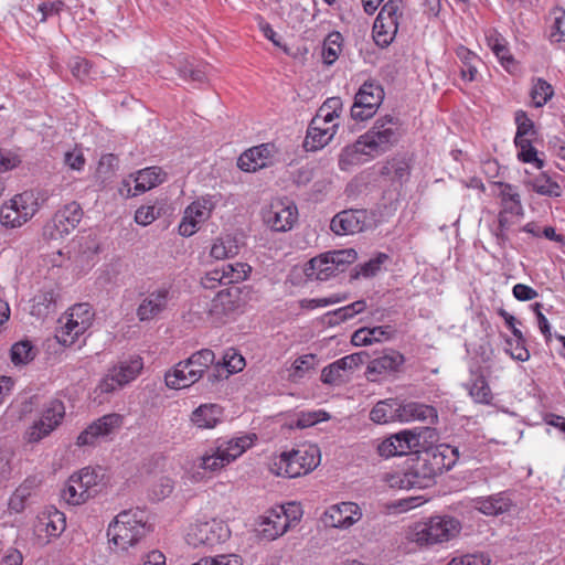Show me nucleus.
<instances>
[{
	"instance_id": "30",
	"label": "nucleus",
	"mask_w": 565,
	"mask_h": 565,
	"mask_svg": "<svg viewBox=\"0 0 565 565\" xmlns=\"http://www.w3.org/2000/svg\"><path fill=\"white\" fill-rule=\"evenodd\" d=\"M142 367V359L136 356L120 361L109 370L113 372L114 376L120 381V384L124 387L139 375Z\"/></svg>"
},
{
	"instance_id": "5",
	"label": "nucleus",
	"mask_w": 565,
	"mask_h": 565,
	"mask_svg": "<svg viewBox=\"0 0 565 565\" xmlns=\"http://www.w3.org/2000/svg\"><path fill=\"white\" fill-rule=\"evenodd\" d=\"M250 446L248 437L230 440L217 439L202 456L200 467L209 471H217L230 465Z\"/></svg>"
},
{
	"instance_id": "9",
	"label": "nucleus",
	"mask_w": 565,
	"mask_h": 565,
	"mask_svg": "<svg viewBox=\"0 0 565 565\" xmlns=\"http://www.w3.org/2000/svg\"><path fill=\"white\" fill-rule=\"evenodd\" d=\"M384 88L374 81H366L354 96L351 106V118L355 121H364L372 118L384 99Z\"/></svg>"
},
{
	"instance_id": "43",
	"label": "nucleus",
	"mask_w": 565,
	"mask_h": 565,
	"mask_svg": "<svg viewBox=\"0 0 565 565\" xmlns=\"http://www.w3.org/2000/svg\"><path fill=\"white\" fill-rule=\"evenodd\" d=\"M456 55L462 63L461 77L472 82L477 74V66L475 65V61L478 58L477 55L465 46H459L456 50Z\"/></svg>"
},
{
	"instance_id": "41",
	"label": "nucleus",
	"mask_w": 565,
	"mask_h": 565,
	"mask_svg": "<svg viewBox=\"0 0 565 565\" xmlns=\"http://www.w3.org/2000/svg\"><path fill=\"white\" fill-rule=\"evenodd\" d=\"M388 2L384 3L381 7V10L373 23L372 28V38L374 40V43L381 47L386 49L388 47V33L386 30V24L384 22L385 20V12L387 10Z\"/></svg>"
},
{
	"instance_id": "7",
	"label": "nucleus",
	"mask_w": 565,
	"mask_h": 565,
	"mask_svg": "<svg viewBox=\"0 0 565 565\" xmlns=\"http://www.w3.org/2000/svg\"><path fill=\"white\" fill-rule=\"evenodd\" d=\"M39 211L38 199L31 191L15 194L0 207V223L6 228L21 227Z\"/></svg>"
},
{
	"instance_id": "49",
	"label": "nucleus",
	"mask_w": 565,
	"mask_h": 565,
	"mask_svg": "<svg viewBox=\"0 0 565 565\" xmlns=\"http://www.w3.org/2000/svg\"><path fill=\"white\" fill-rule=\"evenodd\" d=\"M321 381L328 385H341L348 381V377L345 376V371L342 370V366L335 361L323 367Z\"/></svg>"
},
{
	"instance_id": "26",
	"label": "nucleus",
	"mask_w": 565,
	"mask_h": 565,
	"mask_svg": "<svg viewBox=\"0 0 565 565\" xmlns=\"http://www.w3.org/2000/svg\"><path fill=\"white\" fill-rule=\"evenodd\" d=\"M305 275L309 280H328L330 277L335 276V267L331 266L327 253L311 258L305 267Z\"/></svg>"
},
{
	"instance_id": "53",
	"label": "nucleus",
	"mask_w": 565,
	"mask_h": 565,
	"mask_svg": "<svg viewBox=\"0 0 565 565\" xmlns=\"http://www.w3.org/2000/svg\"><path fill=\"white\" fill-rule=\"evenodd\" d=\"M63 499L70 504H81L89 499V493L85 494L77 482H72V476L68 479L66 487L62 491Z\"/></svg>"
},
{
	"instance_id": "20",
	"label": "nucleus",
	"mask_w": 565,
	"mask_h": 565,
	"mask_svg": "<svg viewBox=\"0 0 565 565\" xmlns=\"http://www.w3.org/2000/svg\"><path fill=\"white\" fill-rule=\"evenodd\" d=\"M337 129L338 125L324 127L321 125L320 118H312L302 142L303 149L306 151H317L322 149L331 141L337 132Z\"/></svg>"
},
{
	"instance_id": "58",
	"label": "nucleus",
	"mask_w": 565,
	"mask_h": 565,
	"mask_svg": "<svg viewBox=\"0 0 565 565\" xmlns=\"http://www.w3.org/2000/svg\"><path fill=\"white\" fill-rule=\"evenodd\" d=\"M71 317L79 320L81 324L87 329L92 326L94 319V311L88 303H77L71 308Z\"/></svg>"
},
{
	"instance_id": "54",
	"label": "nucleus",
	"mask_w": 565,
	"mask_h": 565,
	"mask_svg": "<svg viewBox=\"0 0 565 565\" xmlns=\"http://www.w3.org/2000/svg\"><path fill=\"white\" fill-rule=\"evenodd\" d=\"M162 210V206L142 205L136 211L135 221L139 225L147 226L161 215Z\"/></svg>"
},
{
	"instance_id": "25",
	"label": "nucleus",
	"mask_w": 565,
	"mask_h": 565,
	"mask_svg": "<svg viewBox=\"0 0 565 565\" xmlns=\"http://www.w3.org/2000/svg\"><path fill=\"white\" fill-rule=\"evenodd\" d=\"M104 475L102 468L85 467L78 473L72 475V482L79 484V490L85 494L89 493V499L97 495L104 486Z\"/></svg>"
},
{
	"instance_id": "14",
	"label": "nucleus",
	"mask_w": 565,
	"mask_h": 565,
	"mask_svg": "<svg viewBox=\"0 0 565 565\" xmlns=\"http://www.w3.org/2000/svg\"><path fill=\"white\" fill-rule=\"evenodd\" d=\"M367 212L364 209H349L337 213L330 222V228L335 235H353L364 231Z\"/></svg>"
},
{
	"instance_id": "45",
	"label": "nucleus",
	"mask_w": 565,
	"mask_h": 565,
	"mask_svg": "<svg viewBox=\"0 0 565 565\" xmlns=\"http://www.w3.org/2000/svg\"><path fill=\"white\" fill-rule=\"evenodd\" d=\"M531 98L535 107H542L554 95V89L550 83L543 78H537L531 89Z\"/></svg>"
},
{
	"instance_id": "27",
	"label": "nucleus",
	"mask_w": 565,
	"mask_h": 565,
	"mask_svg": "<svg viewBox=\"0 0 565 565\" xmlns=\"http://www.w3.org/2000/svg\"><path fill=\"white\" fill-rule=\"evenodd\" d=\"M419 446V435L405 429L391 434V457L405 456Z\"/></svg>"
},
{
	"instance_id": "13",
	"label": "nucleus",
	"mask_w": 565,
	"mask_h": 565,
	"mask_svg": "<svg viewBox=\"0 0 565 565\" xmlns=\"http://www.w3.org/2000/svg\"><path fill=\"white\" fill-rule=\"evenodd\" d=\"M298 216L297 206L276 201L263 212L265 224L275 232H287L292 228Z\"/></svg>"
},
{
	"instance_id": "50",
	"label": "nucleus",
	"mask_w": 565,
	"mask_h": 565,
	"mask_svg": "<svg viewBox=\"0 0 565 565\" xmlns=\"http://www.w3.org/2000/svg\"><path fill=\"white\" fill-rule=\"evenodd\" d=\"M317 356L315 354H305L295 360L292 364L291 376L294 381L302 379L308 372L315 369Z\"/></svg>"
},
{
	"instance_id": "15",
	"label": "nucleus",
	"mask_w": 565,
	"mask_h": 565,
	"mask_svg": "<svg viewBox=\"0 0 565 565\" xmlns=\"http://www.w3.org/2000/svg\"><path fill=\"white\" fill-rule=\"evenodd\" d=\"M362 516L360 508L354 502H341L331 505L322 516L326 526L347 529L356 523Z\"/></svg>"
},
{
	"instance_id": "60",
	"label": "nucleus",
	"mask_w": 565,
	"mask_h": 565,
	"mask_svg": "<svg viewBox=\"0 0 565 565\" xmlns=\"http://www.w3.org/2000/svg\"><path fill=\"white\" fill-rule=\"evenodd\" d=\"M330 415L324 411L302 412L297 419V427L306 428L313 426L320 422L328 420Z\"/></svg>"
},
{
	"instance_id": "52",
	"label": "nucleus",
	"mask_w": 565,
	"mask_h": 565,
	"mask_svg": "<svg viewBox=\"0 0 565 565\" xmlns=\"http://www.w3.org/2000/svg\"><path fill=\"white\" fill-rule=\"evenodd\" d=\"M47 521L45 522V532L49 536L57 537L60 536L65 527V515L64 513L54 510L53 512H50L47 515Z\"/></svg>"
},
{
	"instance_id": "64",
	"label": "nucleus",
	"mask_w": 565,
	"mask_h": 565,
	"mask_svg": "<svg viewBox=\"0 0 565 565\" xmlns=\"http://www.w3.org/2000/svg\"><path fill=\"white\" fill-rule=\"evenodd\" d=\"M490 558L483 553L467 554L460 557H454L446 565H489Z\"/></svg>"
},
{
	"instance_id": "23",
	"label": "nucleus",
	"mask_w": 565,
	"mask_h": 565,
	"mask_svg": "<svg viewBox=\"0 0 565 565\" xmlns=\"http://www.w3.org/2000/svg\"><path fill=\"white\" fill-rule=\"evenodd\" d=\"M413 20L414 12L406 0H391V24H394L391 44L398 32L408 33L411 31L413 28Z\"/></svg>"
},
{
	"instance_id": "2",
	"label": "nucleus",
	"mask_w": 565,
	"mask_h": 565,
	"mask_svg": "<svg viewBox=\"0 0 565 565\" xmlns=\"http://www.w3.org/2000/svg\"><path fill=\"white\" fill-rule=\"evenodd\" d=\"M148 531L146 511L136 508L117 514L107 529V536L117 547L127 550L137 544Z\"/></svg>"
},
{
	"instance_id": "37",
	"label": "nucleus",
	"mask_w": 565,
	"mask_h": 565,
	"mask_svg": "<svg viewBox=\"0 0 565 565\" xmlns=\"http://www.w3.org/2000/svg\"><path fill=\"white\" fill-rule=\"evenodd\" d=\"M488 45L494 55L499 58L501 65L507 70H510L511 65H514V58L510 54L507 46V41L498 33L490 34L488 38Z\"/></svg>"
},
{
	"instance_id": "32",
	"label": "nucleus",
	"mask_w": 565,
	"mask_h": 565,
	"mask_svg": "<svg viewBox=\"0 0 565 565\" xmlns=\"http://www.w3.org/2000/svg\"><path fill=\"white\" fill-rule=\"evenodd\" d=\"M262 524L264 525V536L269 540H275L289 529V520H286L278 509L268 511V515L264 518Z\"/></svg>"
},
{
	"instance_id": "40",
	"label": "nucleus",
	"mask_w": 565,
	"mask_h": 565,
	"mask_svg": "<svg viewBox=\"0 0 565 565\" xmlns=\"http://www.w3.org/2000/svg\"><path fill=\"white\" fill-rule=\"evenodd\" d=\"M227 285L236 286V284L247 279L252 271V267L246 263L224 264L221 267Z\"/></svg>"
},
{
	"instance_id": "42",
	"label": "nucleus",
	"mask_w": 565,
	"mask_h": 565,
	"mask_svg": "<svg viewBox=\"0 0 565 565\" xmlns=\"http://www.w3.org/2000/svg\"><path fill=\"white\" fill-rule=\"evenodd\" d=\"M331 266L335 267V271L342 273L347 266L354 263L358 258V253L353 248L335 249L327 252Z\"/></svg>"
},
{
	"instance_id": "39",
	"label": "nucleus",
	"mask_w": 565,
	"mask_h": 565,
	"mask_svg": "<svg viewBox=\"0 0 565 565\" xmlns=\"http://www.w3.org/2000/svg\"><path fill=\"white\" fill-rule=\"evenodd\" d=\"M532 189L540 195L558 198L562 194L559 184L551 179V177L543 172L532 181Z\"/></svg>"
},
{
	"instance_id": "35",
	"label": "nucleus",
	"mask_w": 565,
	"mask_h": 565,
	"mask_svg": "<svg viewBox=\"0 0 565 565\" xmlns=\"http://www.w3.org/2000/svg\"><path fill=\"white\" fill-rule=\"evenodd\" d=\"M469 395L477 403L489 404L492 399V393L486 377L479 373L473 374L470 383L466 384Z\"/></svg>"
},
{
	"instance_id": "61",
	"label": "nucleus",
	"mask_w": 565,
	"mask_h": 565,
	"mask_svg": "<svg viewBox=\"0 0 565 565\" xmlns=\"http://www.w3.org/2000/svg\"><path fill=\"white\" fill-rule=\"evenodd\" d=\"M231 375V371H228L226 364H223L221 361L215 363L214 361L207 371L206 380L211 387H213L215 384L228 379Z\"/></svg>"
},
{
	"instance_id": "59",
	"label": "nucleus",
	"mask_w": 565,
	"mask_h": 565,
	"mask_svg": "<svg viewBox=\"0 0 565 565\" xmlns=\"http://www.w3.org/2000/svg\"><path fill=\"white\" fill-rule=\"evenodd\" d=\"M411 160V156L405 153L401 159L395 158L394 163L391 164V168L394 169L395 179L401 183V185L409 178Z\"/></svg>"
},
{
	"instance_id": "18",
	"label": "nucleus",
	"mask_w": 565,
	"mask_h": 565,
	"mask_svg": "<svg viewBox=\"0 0 565 565\" xmlns=\"http://www.w3.org/2000/svg\"><path fill=\"white\" fill-rule=\"evenodd\" d=\"M275 147L271 143H262L243 152L237 166L245 172H255L273 164Z\"/></svg>"
},
{
	"instance_id": "4",
	"label": "nucleus",
	"mask_w": 565,
	"mask_h": 565,
	"mask_svg": "<svg viewBox=\"0 0 565 565\" xmlns=\"http://www.w3.org/2000/svg\"><path fill=\"white\" fill-rule=\"evenodd\" d=\"M214 361L215 354L212 350H199L177 363L173 370L166 374V385L172 390L189 387L202 379Z\"/></svg>"
},
{
	"instance_id": "44",
	"label": "nucleus",
	"mask_w": 565,
	"mask_h": 565,
	"mask_svg": "<svg viewBox=\"0 0 565 565\" xmlns=\"http://www.w3.org/2000/svg\"><path fill=\"white\" fill-rule=\"evenodd\" d=\"M366 305L364 300L354 301L345 307L339 308L332 312H329L330 323H341L349 319H352L358 313L362 312L365 309Z\"/></svg>"
},
{
	"instance_id": "8",
	"label": "nucleus",
	"mask_w": 565,
	"mask_h": 565,
	"mask_svg": "<svg viewBox=\"0 0 565 565\" xmlns=\"http://www.w3.org/2000/svg\"><path fill=\"white\" fill-rule=\"evenodd\" d=\"M230 536V527L224 521L211 519L191 524L188 529L185 541L193 547H212L227 541Z\"/></svg>"
},
{
	"instance_id": "33",
	"label": "nucleus",
	"mask_w": 565,
	"mask_h": 565,
	"mask_svg": "<svg viewBox=\"0 0 565 565\" xmlns=\"http://www.w3.org/2000/svg\"><path fill=\"white\" fill-rule=\"evenodd\" d=\"M430 484V482L419 475V471L412 465L401 476L397 472L391 473V488L398 486L399 489L418 488L423 489Z\"/></svg>"
},
{
	"instance_id": "62",
	"label": "nucleus",
	"mask_w": 565,
	"mask_h": 565,
	"mask_svg": "<svg viewBox=\"0 0 565 565\" xmlns=\"http://www.w3.org/2000/svg\"><path fill=\"white\" fill-rule=\"evenodd\" d=\"M559 13L555 17L548 34V39L553 43L565 42V11L559 10Z\"/></svg>"
},
{
	"instance_id": "57",
	"label": "nucleus",
	"mask_w": 565,
	"mask_h": 565,
	"mask_svg": "<svg viewBox=\"0 0 565 565\" xmlns=\"http://www.w3.org/2000/svg\"><path fill=\"white\" fill-rule=\"evenodd\" d=\"M385 254H380L376 258L370 259L363 265H359L355 267V274L352 275L353 278H358L359 276L363 277H372L374 276L379 269L381 264L386 259Z\"/></svg>"
},
{
	"instance_id": "17",
	"label": "nucleus",
	"mask_w": 565,
	"mask_h": 565,
	"mask_svg": "<svg viewBox=\"0 0 565 565\" xmlns=\"http://www.w3.org/2000/svg\"><path fill=\"white\" fill-rule=\"evenodd\" d=\"M245 305L243 291L238 286H231L220 290L211 303V313L230 316L242 311Z\"/></svg>"
},
{
	"instance_id": "38",
	"label": "nucleus",
	"mask_w": 565,
	"mask_h": 565,
	"mask_svg": "<svg viewBox=\"0 0 565 565\" xmlns=\"http://www.w3.org/2000/svg\"><path fill=\"white\" fill-rule=\"evenodd\" d=\"M213 209H214V202H213L212 196H202L201 199L192 202L185 209L184 212H185L188 218H191L193 215L194 218H196V221H199L200 223H203L204 221H206L210 217Z\"/></svg>"
},
{
	"instance_id": "19",
	"label": "nucleus",
	"mask_w": 565,
	"mask_h": 565,
	"mask_svg": "<svg viewBox=\"0 0 565 565\" xmlns=\"http://www.w3.org/2000/svg\"><path fill=\"white\" fill-rule=\"evenodd\" d=\"M169 295L167 288L149 292L137 308L136 315L139 321H149L162 313L168 307Z\"/></svg>"
},
{
	"instance_id": "22",
	"label": "nucleus",
	"mask_w": 565,
	"mask_h": 565,
	"mask_svg": "<svg viewBox=\"0 0 565 565\" xmlns=\"http://www.w3.org/2000/svg\"><path fill=\"white\" fill-rule=\"evenodd\" d=\"M41 481L32 476L28 477L12 493L9 499V509L14 513H21L34 502L36 490Z\"/></svg>"
},
{
	"instance_id": "56",
	"label": "nucleus",
	"mask_w": 565,
	"mask_h": 565,
	"mask_svg": "<svg viewBox=\"0 0 565 565\" xmlns=\"http://www.w3.org/2000/svg\"><path fill=\"white\" fill-rule=\"evenodd\" d=\"M372 356L370 351H361L350 355H345L339 360V364L342 366V370L345 372H352L354 369L360 365L366 363V361Z\"/></svg>"
},
{
	"instance_id": "63",
	"label": "nucleus",
	"mask_w": 565,
	"mask_h": 565,
	"mask_svg": "<svg viewBox=\"0 0 565 565\" xmlns=\"http://www.w3.org/2000/svg\"><path fill=\"white\" fill-rule=\"evenodd\" d=\"M223 364H226L231 374H235L241 372L245 366L244 358L236 352L234 349H230L225 352L223 360L221 361Z\"/></svg>"
},
{
	"instance_id": "3",
	"label": "nucleus",
	"mask_w": 565,
	"mask_h": 565,
	"mask_svg": "<svg viewBox=\"0 0 565 565\" xmlns=\"http://www.w3.org/2000/svg\"><path fill=\"white\" fill-rule=\"evenodd\" d=\"M461 529V522L457 518L438 514L416 523L409 536L419 545H434L454 540Z\"/></svg>"
},
{
	"instance_id": "36",
	"label": "nucleus",
	"mask_w": 565,
	"mask_h": 565,
	"mask_svg": "<svg viewBox=\"0 0 565 565\" xmlns=\"http://www.w3.org/2000/svg\"><path fill=\"white\" fill-rule=\"evenodd\" d=\"M343 38L340 32L333 31L327 35L322 45L323 63L328 66L332 65L339 57L342 51Z\"/></svg>"
},
{
	"instance_id": "51",
	"label": "nucleus",
	"mask_w": 565,
	"mask_h": 565,
	"mask_svg": "<svg viewBox=\"0 0 565 565\" xmlns=\"http://www.w3.org/2000/svg\"><path fill=\"white\" fill-rule=\"evenodd\" d=\"M33 311L36 315H47L55 308V292L53 290L42 291L33 298Z\"/></svg>"
},
{
	"instance_id": "12",
	"label": "nucleus",
	"mask_w": 565,
	"mask_h": 565,
	"mask_svg": "<svg viewBox=\"0 0 565 565\" xmlns=\"http://www.w3.org/2000/svg\"><path fill=\"white\" fill-rule=\"evenodd\" d=\"M391 419L398 422L422 420L434 424L437 411L429 405L416 402H397L391 398Z\"/></svg>"
},
{
	"instance_id": "21",
	"label": "nucleus",
	"mask_w": 565,
	"mask_h": 565,
	"mask_svg": "<svg viewBox=\"0 0 565 565\" xmlns=\"http://www.w3.org/2000/svg\"><path fill=\"white\" fill-rule=\"evenodd\" d=\"M473 507L484 515L497 516L509 512L513 507V500L508 492L503 491L488 497L476 498Z\"/></svg>"
},
{
	"instance_id": "34",
	"label": "nucleus",
	"mask_w": 565,
	"mask_h": 565,
	"mask_svg": "<svg viewBox=\"0 0 565 565\" xmlns=\"http://www.w3.org/2000/svg\"><path fill=\"white\" fill-rule=\"evenodd\" d=\"M65 319L66 321L64 324L56 330L55 338L62 345L70 347L87 330V328L81 324L79 320L71 317V315L65 317Z\"/></svg>"
},
{
	"instance_id": "1",
	"label": "nucleus",
	"mask_w": 565,
	"mask_h": 565,
	"mask_svg": "<svg viewBox=\"0 0 565 565\" xmlns=\"http://www.w3.org/2000/svg\"><path fill=\"white\" fill-rule=\"evenodd\" d=\"M388 148V115L381 116L359 139L344 147L339 156V168L343 171L361 163L362 156L375 157Z\"/></svg>"
},
{
	"instance_id": "48",
	"label": "nucleus",
	"mask_w": 565,
	"mask_h": 565,
	"mask_svg": "<svg viewBox=\"0 0 565 565\" xmlns=\"http://www.w3.org/2000/svg\"><path fill=\"white\" fill-rule=\"evenodd\" d=\"M493 184L499 188L498 196L501 199V210L521 204L520 194L514 185L501 181Z\"/></svg>"
},
{
	"instance_id": "11",
	"label": "nucleus",
	"mask_w": 565,
	"mask_h": 565,
	"mask_svg": "<svg viewBox=\"0 0 565 565\" xmlns=\"http://www.w3.org/2000/svg\"><path fill=\"white\" fill-rule=\"evenodd\" d=\"M65 415V406L60 399H52L44 409L42 417L28 430V440L38 443L53 431Z\"/></svg>"
},
{
	"instance_id": "46",
	"label": "nucleus",
	"mask_w": 565,
	"mask_h": 565,
	"mask_svg": "<svg viewBox=\"0 0 565 565\" xmlns=\"http://www.w3.org/2000/svg\"><path fill=\"white\" fill-rule=\"evenodd\" d=\"M238 253V246L230 236L217 238L211 247L210 255L215 259L232 257Z\"/></svg>"
},
{
	"instance_id": "29",
	"label": "nucleus",
	"mask_w": 565,
	"mask_h": 565,
	"mask_svg": "<svg viewBox=\"0 0 565 565\" xmlns=\"http://www.w3.org/2000/svg\"><path fill=\"white\" fill-rule=\"evenodd\" d=\"M167 179V173L159 167H149L137 172L135 179V195L146 192L158 184H161Z\"/></svg>"
},
{
	"instance_id": "10",
	"label": "nucleus",
	"mask_w": 565,
	"mask_h": 565,
	"mask_svg": "<svg viewBox=\"0 0 565 565\" xmlns=\"http://www.w3.org/2000/svg\"><path fill=\"white\" fill-rule=\"evenodd\" d=\"M82 217L81 205L73 201L54 214L53 218L44 226L43 236L52 241L62 239L78 225Z\"/></svg>"
},
{
	"instance_id": "24",
	"label": "nucleus",
	"mask_w": 565,
	"mask_h": 565,
	"mask_svg": "<svg viewBox=\"0 0 565 565\" xmlns=\"http://www.w3.org/2000/svg\"><path fill=\"white\" fill-rule=\"evenodd\" d=\"M427 452V461L438 475L451 469L458 459V449L449 445H440Z\"/></svg>"
},
{
	"instance_id": "31",
	"label": "nucleus",
	"mask_w": 565,
	"mask_h": 565,
	"mask_svg": "<svg viewBox=\"0 0 565 565\" xmlns=\"http://www.w3.org/2000/svg\"><path fill=\"white\" fill-rule=\"evenodd\" d=\"M372 356L366 361V377L371 382H380L381 376H385L388 370V353L387 349L383 348L380 350H372L370 352Z\"/></svg>"
},
{
	"instance_id": "6",
	"label": "nucleus",
	"mask_w": 565,
	"mask_h": 565,
	"mask_svg": "<svg viewBox=\"0 0 565 565\" xmlns=\"http://www.w3.org/2000/svg\"><path fill=\"white\" fill-rule=\"evenodd\" d=\"M320 459V451L315 446L282 452L275 462L276 473L286 478H297L316 469Z\"/></svg>"
},
{
	"instance_id": "16",
	"label": "nucleus",
	"mask_w": 565,
	"mask_h": 565,
	"mask_svg": "<svg viewBox=\"0 0 565 565\" xmlns=\"http://www.w3.org/2000/svg\"><path fill=\"white\" fill-rule=\"evenodd\" d=\"M121 424V417L118 414H107L93 422L85 430L77 437L76 444L78 446H92L103 437L114 433Z\"/></svg>"
},
{
	"instance_id": "28",
	"label": "nucleus",
	"mask_w": 565,
	"mask_h": 565,
	"mask_svg": "<svg viewBox=\"0 0 565 565\" xmlns=\"http://www.w3.org/2000/svg\"><path fill=\"white\" fill-rule=\"evenodd\" d=\"M222 416V408L216 404H203L195 408L191 415V420L199 428H214Z\"/></svg>"
},
{
	"instance_id": "55",
	"label": "nucleus",
	"mask_w": 565,
	"mask_h": 565,
	"mask_svg": "<svg viewBox=\"0 0 565 565\" xmlns=\"http://www.w3.org/2000/svg\"><path fill=\"white\" fill-rule=\"evenodd\" d=\"M424 502H426V499L420 495L402 497L391 501V510L403 513L422 505Z\"/></svg>"
},
{
	"instance_id": "47",
	"label": "nucleus",
	"mask_w": 565,
	"mask_h": 565,
	"mask_svg": "<svg viewBox=\"0 0 565 565\" xmlns=\"http://www.w3.org/2000/svg\"><path fill=\"white\" fill-rule=\"evenodd\" d=\"M11 361L14 365L26 364L35 356L33 345L30 341H20L10 350Z\"/></svg>"
}]
</instances>
